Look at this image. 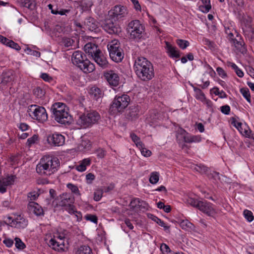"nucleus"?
Listing matches in <instances>:
<instances>
[{
  "mask_svg": "<svg viewBox=\"0 0 254 254\" xmlns=\"http://www.w3.org/2000/svg\"><path fill=\"white\" fill-rule=\"evenodd\" d=\"M194 91L195 93V98L201 102H203L205 100L206 97L204 93L199 88H194Z\"/></svg>",
  "mask_w": 254,
  "mask_h": 254,
  "instance_id": "36",
  "label": "nucleus"
},
{
  "mask_svg": "<svg viewBox=\"0 0 254 254\" xmlns=\"http://www.w3.org/2000/svg\"><path fill=\"white\" fill-rule=\"evenodd\" d=\"M126 31L129 35L130 39L138 40L143 37L145 27L139 20L135 19L131 20L128 23Z\"/></svg>",
  "mask_w": 254,
  "mask_h": 254,
  "instance_id": "5",
  "label": "nucleus"
},
{
  "mask_svg": "<svg viewBox=\"0 0 254 254\" xmlns=\"http://www.w3.org/2000/svg\"><path fill=\"white\" fill-rule=\"evenodd\" d=\"M50 244L51 246H53V249H56L59 251L60 250H64V243L63 242L60 243L59 242H57L54 239H51L49 241Z\"/></svg>",
  "mask_w": 254,
  "mask_h": 254,
  "instance_id": "33",
  "label": "nucleus"
},
{
  "mask_svg": "<svg viewBox=\"0 0 254 254\" xmlns=\"http://www.w3.org/2000/svg\"><path fill=\"white\" fill-rule=\"evenodd\" d=\"M96 153L98 158H103L106 155V151L103 149L99 148L96 150Z\"/></svg>",
  "mask_w": 254,
  "mask_h": 254,
  "instance_id": "61",
  "label": "nucleus"
},
{
  "mask_svg": "<svg viewBox=\"0 0 254 254\" xmlns=\"http://www.w3.org/2000/svg\"><path fill=\"white\" fill-rule=\"evenodd\" d=\"M180 226L183 229L188 230V229H192L194 226L188 220H183L180 223Z\"/></svg>",
  "mask_w": 254,
  "mask_h": 254,
  "instance_id": "39",
  "label": "nucleus"
},
{
  "mask_svg": "<svg viewBox=\"0 0 254 254\" xmlns=\"http://www.w3.org/2000/svg\"><path fill=\"white\" fill-rule=\"evenodd\" d=\"M74 211L73 213H69L70 214H74L77 218V221H80L82 220V213L80 211H77L76 210L75 207H74Z\"/></svg>",
  "mask_w": 254,
  "mask_h": 254,
  "instance_id": "59",
  "label": "nucleus"
},
{
  "mask_svg": "<svg viewBox=\"0 0 254 254\" xmlns=\"http://www.w3.org/2000/svg\"><path fill=\"white\" fill-rule=\"evenodd\" d=\"M84 49L85 53L88 54L89 55H91L92 58L96 55V53L100 51L97 45L92 43H87L84 46Z\"/></svg>",
  "mask_w": 254,
  "mask_h": 254,
  "instance_id": "23",
  "label": "nucleus"
},
{
  "mask_svg": "<svg viewBox=\"0 0 254 254\" xmlns=\"http://www.w3.org/2000/svg\"><path fill=\"white\" fill-rule=\"evenodd\" d=\"M60 167L59 160L51 156H44L37 165L36 172L40 175L50 176L56 172Z\"/></svg>",
  "mask_w": 254,
  "mask_h": 254,
  "instance_id": "2",
  "label": "nucleus"
},
{
  "mask_svg": "<svg viewBox=\"0 0 254 254\" xmlns=\"http://www.w3.org/2000/svg\"><path fill=\"white\" fill-rule=\"evenodd\" d=\"M204 44L205 45H207L209 47V48L211 49H215V44L213 42L210 41L209 39L207 38H203L202 40Z\"/></svg>",
  "mask_w": 254,
  "mask_h": 254,
  "instance_id": "53",
  "label": "nucleus"
},
{
  "mask_svg": "<svg viewBox=\"0 0 254 254\" xmlns=\"http://www.w3.org/2000/svg\"><path fill=\"white\" fill-rule=\"evenodd\" d=\"M240 92L247 101L251 103V95L249 89L248 88H242L240 89Z\"/></svg>",
  "mask_w": 254,
  "mask_h": 254,
  "instance_id": "41",
  "label": "nucleus"
},
{
  "mask_svg": "<svg viewBox=\"0 0 254 254\" xmlns=\"http://www.w3.org/2000/svg\"><path fill=\"white\" fill-rule=\"evenodd\" d=\"M76 254H93L91 249L87 245L80 246L77 249Z\"/></svg>",
  "mask_w": 254,
  "mask_h": 254,
  "instance_id": "32",
  "label": "nucleus"
},
{
  "mask_svg": "<svg viewBox=\"0 0 254 254\" xmlns=\"http://www.w3.org/2000/svg\"><path fill=\"white\" fill-rule=\"evenodd\" d=\"M8 42L9 43H7L8 45V47L13 49H15L17 51H19L21 49V48L19 46V45L16 43H15L12 40H10V41H8Z\"/></svg>",
  "mask_w": 254,
  "mask_h": 254,
  "instance_id": "55",
  "label": "nucleus"
},
{
  "mask_svg": "<svg viewBox=\"0 0 254 254\" xmlns=\"http://www.w3.org/2000/svg\"><path fill=\"white\" fill-rule=\"evenodd\" d=\"M91 142L89 140H83L78 146L80 151H84L90 149L91 147Z\"/></svg>",
  "mask_w": 254,
  "mask_h": 254,
  "instance_id": "35",
  "label": "nucleus"
},
{
  "mask_svg": "<svg viewBox=\"0 0 254 254\" xmlns=\"http://www.w3.org/2000/svg\"><path fill=\"white\" fill-rule=\"evenodd\" d=\"M120 45L119 42L116 40H112L108 45L110 58L116 63L121 62L124 57V53Z\"/></svg>",
  "mask_w": 254,
  "mask_h": 254,
  "instance_id": "7",
  "label": "nucleus"
},
{
  "mask_svg": "<svg viewBox=\"0 0 254 254\" xmlns=\"http://www.w3.org/2000/svg\"><path fill=\"white\" fill-rule=\"evenodd\" d=\"M243 34L246 39H248L251 43L254 42V28H250L242 29Z\"/></svg>",
  "mask_w": 254,
  "mask_h": 254,
  "instance_id": "26",
  "label": "nucleus"
},
{
  "mask_svg": "<svg viewBox=\"0 0 254 254\" xmlns=\"http://www.w3.org/2000/svg\"><path fill=\"white\" fill-rule=\"evenodd\" d=\"M130 100L129 96L126 94L116 96L111 105L110 110L114 112H122L128 106Z\"/></svg>",
  "mask_w": 254,
  "mask_h": 254,
  "instance_id": "9",
  "label": "nucleus"
},
{
  "mask_svg": "<svg viewBox=\"0 0 254 254\" xmlns=\"http://www.w3.org/2000/svg\"><path fill=\"white\" fill-rule=\"evenodd\" d=\"M104 77L111 86L116 87L119 83V76L113 70H109L104 72Z\"/></svg>",
  "mask_w": 254,
  "mask_h": 254,
  "instance_id": "14",
  "label": "nucleus"
},
{
  "mask_svg": "<svg viewBox=\"0 0 254 254\" xmlns=\"http://www.w3.org/2000/svg\"><path fill=\"white\" fill-rule=\"evenodd\" d=\"M141 199L138 198H134L132 199L129 203V206L132 209L138 207L139 204L140 203Z\"/></svg>",
  "mask_w": 254,
  "mask_h": 254,
  "instance_id": "48",
  "label": "nucleus"
},
{
  "mask_svg": "<svg viewBox=\"0 0 254 254\" xmlns=\"http://www.w3.org/2000/svg\"><path fill=\"white\" fill-rule=\"evenodd\" d=\"M103 190H98L94 193V200L96 201H99L103 195Z\"/></svg>",
  "mask_w": 254,
  "mask_h": 254,
  "instance_id": "52",
  "label": "nucleus"
},
{
  "mask_svg": "<svg viewBox=\"0 0 254 254\" xmlns=\"http://www.w3.org/2000/svg\"><path fill=\"white\" fill-rule=\"evenodd\" d=\"M159 180V174L157 172H153L150 174L149 182L153 185L156 184Z\"/></svg>",
  "mask_w": 254,
  "mask_h": 254,
  "instance_id": "37",
  "label": "nucleus"
},
{
  "mask_svg": "<svg viewBox=\"0 0 254 254\" xmlns=\"http://www.w3.org/2000/svg\"><path fill=\"white\" fill-rule=\"evenodd\" d=\"M93 59L101 67L103 68L107 67L108 62L101 51H98V53H96V55L93 57Z\"/></svg>",
  "mask_w": 254,
  "mask_h": 254,
  "instance_id": "22",
  "label": "nucleus"
},
{
  "mask_svg": "<svg viewBox=\"0 0 254 254\" xmlns=\"http://www.w3.org/2000/svg\"><path fill=\"white\" fill-rule=\"evenodd\" d=\"M176 43L179 47L183 50L186 49L190 45L188 41L182 39L177 40Z\"/></svg>",
  "mask_w": 254,
  "mask_h": 254,
  "instance_id": "44",
  "label": "nucleus"
},
{
  "mask_svg": "<svg viewBox=\"0 0 254 254\" xmlns=\"http://www.w3.org/2000/svg\"><path fill=\"white\" fill-rule=\"evenodd\" d=\"M89 93L91 98L97 101H101L103 95L101 89L96 86L90 88Z\"/></svg>",
  "mask_w": 254,
  "mask_h": 254,
  "instance_id": "24",
  "label": "nucleus"
},
{
  "mask_svg": "<svg viewBox=\"0 0 254 254\" xmlns=\"http://www.w3.org/2000/svg\"><path fill=\"white\" fill-rule=\"evenodd\" d=\"M100 118L97 111L90 110L79 115L76 123L81 127L85 128L97 123Z\"/></svg>",
  "mask_w": 254,
  "mask_h": 254,
  "instance_id": "4",
  "label": "nucleus"
},
{
  "mask_svg": "<svg viewBox=\"0 0 254 254\" xmlns=\"http://www.w3.org/2000/svg\"><path fill=\"white\" fill-rule=\"evenodd\" d=\"M160 250L161 252L164 253H169L171 252L169 247L166 244L162 243L160 246Z\"/></svg>",
  "mask_w": 254,
  "mask_h": 254,
  "instance_id": "60",
  "label": "nucleus"
},
{
  "mask_svg": "<svg viewBox=\"0 0 254 254\" xmlns=\"http://www.w3.org/2000/svg\"><path fill=\"white\" fill-rule=\"evenodd\" d=\"M74 42V40L69 38H64L63 40V44L66 48L71 46Z\"/></svg>",
  "mask_w": 254,
  "mask_h": 254,
  "instance_id": "50",
  "label": "nucleus"
},
{
  "mask_svg": "<svg viewBox=\"0 0 254 254\" xmlns=\"http://www.w3.org/2000/svg\"><path fill=\"white\" fill-rule=\"evenodd\" d=\"M67 187L71 190L72 192H73L75 194H80L79 190L77 186L72 184H68L67 185Z\"/></svg>",
  "mask_w": 254,
  "mask_h": 254,
  "instance_id": "54",
  "label": "nucleus"
},
{
  "mask_svg": "<svg viewBox=\"0 0 254 254\" xmlns=\"http://www.w3.org/2000/svg\"><path fill=\"white\" fill-rule=\"evenodd\" d=\"M84 24L88 29L92 31H95L98 28L96 20L91 17H88L85 19Z\"/></svg>",
  "mask_w": 254,
  "mask_h": 254,
  "instance_id": "25",
  "label": "nucleus"
},
{
  "mask_svg": "<svg viewBox=\"0 0 254 254\" xmlns=\"http://www.w3.org/2000/svg\"><path fill=\"white\" fill-rule=\"evenodd\" d=\"M40 77L45 81L49 82H51L53 80V78L46 73H42L40 75Z\"/></svg>",
  "mask_w": 254,
  "mask_h": 254,
  "instance_id": "57",
  "label": "nucleus"
},
{
  "mask_svg": "<svg viewBox=\"0 0 254 254\" xmlns=\"http://www.w3.org/2000/svg\"><path fill=\"white\" fill-rule=\"evenodd\" d=\"M34 94L38 98H42L44 97L45 92L40 87H37L33 90Z\"/></svg>",
  "mask_w": 254,
  "mask_h": 254,
  "instance_id": "42",
  "label": "nucleus"
},
{
  "mask_svg": "<svg viewBox=\"0 0 254 254\" xmlns=\"http://www.w3.org/2000/svg\"><path fill=\"white\" fill-rule=\"evenodd\" d=\"M186 202L188 204L190 205L191 206L198 208V206L199 204V201H198L197 199H195L192 198H188Z\"/></svg>",
  "mask_w": 254,
  "mask_h": 254,
  "instance_id": "47",
  "label": "nucleus"
},
{
  "mask_svg": "<svg viewBox=\"0 0 254 254\" xmlns=\"http://www.w3.org/2000/svg\"><path fill=\"white\" fill-rule=\"evenodd\" d=\"M28 225V221L21 215H17L16 217L12 220V227H14L17 229H24Z\"/></svg>",
  "mask_w": 254,
  "mask_h": 254,
  "instance_id": "20",
  "label": "nucleus"
},
{
  "mask_svg": "<svg viewBox=\"0 0 254 254\" xmlns=\"http://www.w3.org/2000/svg\"><path fill=\"white\" fill-rule=\"evenodd\" d=\"M15 178L16 177L13 175L0 178V192L2 193L5 192L7 187L13 185Z\"/></svg>",
  "mask_w": 254,
  "mask_h": 254,
  "instance_id": "16",
  "label": "nucleus"
},
{
  "mask_svg": "<svg viewBox=\"0 0 254 254\" xmlns=\"http://www.w3.org/2000/svg\"><path fill=\"white\" fill-rule=\"evenodd\" d=\"M28 209L37 216H44L45 215L43 208L35 202L30 201L28 204Z\"/></svg>",
  "mask_w": 254,
  "mask_h": 254,
  "instance_id": "19",
  "label": "nucleus"
},
{
  "mask_svg": "<svg viewBox=\"0 0 254 254\" xmlns=\"http://www.w3.org/2000/svg\"><path fill=\"white\" fill-rule=\"evenodd\" d=\"M132 140L136 144L137 146L142 147L143 146V143L140 141V138L137 136L135 133H132L130 135Z\"/></svg>",
  "mask_w": 254,
  "mask_h": 254,
  "instance_id": "43",
  "label": "nucleus"
},
{
  "mask_svg": "<svg viewBox=\"0 0 254 254\" xmlns=\"http://www.w3.org/2000/svg\"><path fill=\"white\" fill-rule=\"evenodd\" d=\"M39 196V194L36 191H33L29 192L28 194V197L30 198L31 200H36L38 197Z\"/></svg>",
  "mask_w": 254,
  "mask_h": 254,
  "instance_id": "63",
  "label": "nucleus"
},
{
  "mask_svg": "<svg viewBox=\"0 0 254 254\" xmlns=\"http://www.w3.org/2000/svg\"><path fill=\"white\" fill-rule=\"evenodd\" d=\"M207 175L209 178H213L215 180H220V174L218 172L213 171L212 173H208Z\"/></svg>",
  "mask_w": 254,
  "mask_h": 254,
  "instance_id": "62",
  "label": "nucleus"
},
{
  "mask_svg": "<svg viewBox=\"0 0 254 254\" xmlns=\"http://www.w3.org/2000/svg\"><path fill=\"white\" fill-rule=\"evenodd\" d=\"M14 240L15 241V245L17 249L22 250L26 247L25 244L19 238L16 237Z\"/></svg>",
  "mask_w": 254,
  "mask_h": 254,
  "instance_id": "45",
  "label": "nucleus"
},
{
  "mask_svg": "<svg viewBox=\"0 0 254 254\" xmlns=\"http://www.w3.org/2000/svg\"><path fill=\"white\" fill-rule=\"evenodd\" d=\"M216 71L218 74V75L221 76L222 78H225L227 76V74L224 71V70L220 67H218L216 68Z\"/></svg>",
  "mask_w": 254,
  "mask_h": 254,
  "instance_id": "64",
  "label": "nucleus"
},
{
  "mask_svg": "<svg viewBox=\"0 0 254 254\" xmlns=\"http://www.w3.org/2000/svg\"><path fill=\"white\" fill-rule=\"evenodd\" d=\"M185 135L184 136V140L186 143L199 142L201 141V138L199 135Z\"/></svg>",
  "mask_w": 254,
  "mask_h": 254,
  "instance_id": "30",
  "label": "nucleus"
},
{
  "mask_svg": "<svg viewBox=\"0 0 254 254\" xmlns=\"http://www.w3.org/2000/svg\"><path fill=\"white\" fill-rule=\"evenodd\" d=\"M197 208L208 216H213L215 214V210L212 207V204L206 201H199Z\"/></svg>",
  "mask_w": 254,
  "mask_h": 254,
  "instance_id": "15",
  "label": "nucleus"
},
{
  "mask_svg": "<svg viewBox=\"0 0 254 254\" xmlns=\"http://www.w3.org/2000/svg\"><path fill=\"white\" fill-rule=\"evenodd\" d=\"M214 94L216 95H218L220 98H226L227 95L226 93L223 91H220L218 88H214Z\"/></svg>",
  "mask_w": 254,
  "mask_h": 254,
  "instance_id": "49",
  "label": "nucleus"
},
{
  "mask_svg": "<svg viewBox=\"0 0 254 254\" xmlns=\"http://www.w3.org/2000/svg\"><path fill=\"white\" fill-rule=\"evenodd\" d=\"M147 216L148 218L151 219L154 221L156 222L158 225H159L160 226L163 227L165 230H168L170 228L169 226H167L165 223L163 221L161 220L160 219L158 218L157 216L150 214L148 213L147 214Z\"/></svg>",
  "mask_w": 254,
  "mask_h": 254,
  "instance_id": "31",
  "label": "nucleus"
},
{
  "mask_svg": "<svg viewBox=\"0 0 254 254\" xmlns=\"http://www.w3.org/2000/svg\"><path fill=\"white\" fill-rule=\"evenodd\" d=\"M91 164V160L89 158L83 159L79 162V164L76 166V169L79 172H83L86 170V167Z\"/></svg>",
  "mask_w": 254,
  "mask_h": 254,
  "instance_id": "28",
  "label": "nucleus"
},
{
  "mask_svg": "<svg viewBox=\"0 0 254 254\" xmlns=\"http://www.w3.org/2000/svg\"><path fill=\"white\" fill-rule=\"evenodd\" d=\"M71 61L73 64L85 73L92 72L95 69L94 64L89 61L85 54L81 51H75L72 54Z\"/></svg>",
  "mask_w": 254,
  "mask_h": 254,
  "instance_id": "3",
  "label": "nucleus"
},
{
  "mask_svg": "<svg viewBox=\"0 0 254 254\" xmlns=\"http://www.w3.org/2000/svg\"><path fill=\"white\" fill-rule=\"evenodd\" d=\"M14 76L11 72H3L0 75V87H3L12 81Z\"/></svg>",
  "mask_w": 254,
  "mask_h": 254,
  "instance_id": "21",
  "label": "nucleus"
},
{
  "mask_svg": "<svg viewBox=\"0 0 254 254\" xmlns=\"http://www.w3.org/2000/svg\"><path fill=\"white\" fill-rule=\"evenodd\" d=\"M85 218L87 220H89L94 223H97L98 221L97 217L96 215L92 214H87L85 216Z\"/></svg>",
  "mask_w": 254,
  "mask_h": 254,
  "instance_id": "56",
  "label": "nucleus"
},
{
  "mask_svg": "<svg viewBox=\"0 0 254 254\" xmlns=\"http://www.w3.org/2000/svg\"><path fill=\"white\" fill-rule=\"evenodd\" d=\"M139 112V109L137 107L132 106L130 108L128 113V116L131 119L136 118L137 117Z\"/></svg>",
  "mask_w": 254,
  "mask_h": 254,
  "instance_id": "38",
  "label": "nucleus"
},
{
  "mask_svg": "<svg viewBox=\"0 0 254 254\" xmlns=\"http://www.w3.org/2000/svg\"><path fill=\"white\" fill-rule=\"evenodd\" d=\"M203 5L200 6L199 7L201 10L203 12H208L210 9L211 8V5L210 4V0H201Z\"/></svg>",
  "mask_w": 254,
  "mask_h": 254,
  "instance_id": "34",
  "label": "nucleus"
},
{
  "mask_svg": "<svg viewBox=\"0 0 254 254\" xmlns=\"http://www.w3.org/2000/svg\"><path fill=\"white\" fill-rule=\"evenodd\" d=\"M253 19L252 17L248 16L243 17L241 19V26L242 29L253 27L252 23Z\"/></svg>",
  "mask_w": 254,
  "mask_h": 254,
  "instance_id": "29",
  "label": "nucleus"
},
{
  "mask_svg": "<svg viewBox=\"0 0 254 254\" xmlns=\"http://www.w3.org/2000/svg\"><path fill=\"white\" fill-rule=\"evenodd\" d=\"M243 214L245 218L248 220V221L251 222L254 220V216H253L252 211L246 209L244 211Z\"/></svg>",
  "mask_w": 254,
  "mask_h": 254,
  "instance_id": "46",
  "label": "nucleus"
},
{
  "mask_svg": "<svg viewBox=\"0 0 254 254\" xmlns=\"http://www.w3.org/2000/svg\"><path fill=\"white\" fill-rule=\"evenodd\" d=\"M237 37H239V39H235L231 43L235 46L236 49L241 53L245 54L247 52V49L244 40L239 34L237 35Z\"/></svg>",
  "mask_w": 254,
  "mask_h": 254,
  "instance_id": "18",
  "label": "nucleus"
},
{
  "mask_svg": "<svg viewBox=\"0 0 254 254\" xmlns=\"http://www.w3.org/2000/svg\"><path fill=\"white\" fill-rule=\"evenodd\" d=\"M194 170L201 174H207L208 172L209 169L208 167L204 165L199 164L196 165V166L194 168Z\"/></svg>",
  "mask_w": 254,
  "mask_h": 254,
  "instance_id": "40",
  "label": "nucleus"
},
{
  "mask_svg": "<svg viewBox=\"0 0 254 254\" xmlns=\"http://www.w3.org/2000/svg\"><path fill=\"white\" fill-rule=\"evenodd\" d=\"M46 138L48 144L52 147L63 146L65 142L64 136L57 132L47 134Z\"/></svg>",
  "mask_w": 254,
  "mask_h": 254,
  "instance_id": "11",
  "label": "nucleus"
},
{
  "mask_svg": "<svg viewBox=\"0 0 254 254\" xmlns=\"http://www.w3.org/2000/svg\"><path fill=\"white\" fill-rule=\"evenodd\" d=\"M60 201L59 205L68 213H73L75 206L73 205L75 199L74 196L70 193H63L59 196Z\"/></svg>",
  "mask_w": 254,
  "mask_h": 254,
  "instance_id": "8",
  "label": "nucleus"
},
{
  "mask_svg": "<svg viewBox=\"0 0 254 254\" xmlns=\"http://www.w3.org/2000/svg\"><path fill=\"white\" fill-rule=\"evenodd\" d=\"M54 115L55 121L61 124L69 125L71 121V116L67 111L63 112H57Z\"/></svg>",
  "mask_w": 254,
  "mask_h": 254,
  "instance_id": "13",
  "label": "nucleus"
},
{
  "mask_svg": "<svg viewBox=\"0 0 254 254\" xmlns=\"http://www.w3.org/2000/svg\"><path fill=\"white\" fill-rule=\"evenodd\" d=\"M165 48L166 50V53L171 58H180V52L178 50L177 48L173 46L170 42L165 41Z\"/></svg>",
  "mask_w": 254,
  "mask_h": 254,
  "instance_id": "17",
  "label": "nucleus"
},
{
  "mask_svg": "<svg viewBox=\"0 0 254 254\" xmlns=\"http://www.w3.org/2000/svg\"><path fill=\"white\" fill-rule=\"evenodd\" d=\"M51 110H52L53 115L55 114L57 112H63L66 111L65 105L61 102H57L54 104L51 108Z\"/></svg>",
  "mask_w": 254,
  "mask_h": 254,
  "instance_id": "27",
  "label": "nucleus"
},
{
  "mask_svg": "<svg viewBox=\"0 0 254 254\" xmlns=\"http://www.w3.org/2000/svg\"><path fill=\"white\" fill-rule=\"evenodd\" d=\"M127 14V8L125 6L116 5L112 10L109 12V15L114 21L121 20Z\"/></svg>",
  "mask_w": 254,
  "mask_h": 254,
  "instance_id": "12",
  "label": "nucleus"
},
{
  "mask_svg": "<svg viewBox=\"0 0 254 254\" xmlns=\"http://www.w3.org/2000/svg\"><path fill=\"white\" fill-rule=\"evenodd\" d=\"M38 135L37 134H34L31 137H30L27 139V145L29 147H30L38 140Z\"/></svg>",
  "mask_w": 254,
  "mask_h": 254,
  "instance_id": "51",
  "label": "nucleus"
},
{
  "mask_svg": "<svg viewBox=\"0 0 254 254\" xmlns=\"http://www.w3.org/2000/svg\"><path fill=\"white\" fill-rule=\"evenodd\" d=\"M27 112L33 119L37 120L39 123H43L48 120L46 110L42 106L31 105L29 106Z\"/></svg>",
  "mask_w": 254,
  "mask_h": 254,
  "instance_id": "6",
  "label": "nucleus"
},
{
  "mask_svg": "<svg viewBox=\"0 0 254 254\" xmlns=\"http://www.w3.org/2000/svg\"><path fill=\"white\" fill-rule=\"evenodd\" d=\"M133 69L138 78L142 81H149L154 76L152 64L144 57H138L135 59Z\"/></svg>",
  "mask_w": 254,
  "mask_h": 254,
  "instance_id": "1",
  "label": "nucleus"
},
{
  "mask_svg": "<svg viewBox=\"0 0 254 254\" xmlns=\"http://www.w3.org/2000/svg\"><path fill=\"white\" fill-rule=\"evenodd\" d=\"M138 208L142 211L147 210L148 208V204L144 201L141 200Z\"/></svg>",
  "mask_w": 254,
  "mask_h": 254,
  "instance_id": "58",
  "label": "nucleus"
},
{
  "mask_svg": "<svg viewBox=\"0 0 254 254\" xmlns=\"http://www.w3.org/2000/svg\"><path fill=\"white\" fill-rule=\"evenodd\" d=\"M114 19L109 15V17L101 20L100 24L101 27L110 34H117L121 31L120 28L115 23Z\"/></svg>",
  "mask_w": 254,
  "mask_h": 254,
  "instance_id": "10",
  "label": "nucleus"
}]
</instances>
